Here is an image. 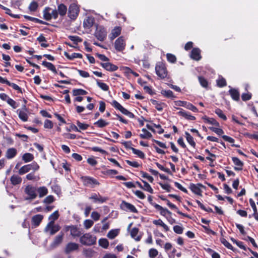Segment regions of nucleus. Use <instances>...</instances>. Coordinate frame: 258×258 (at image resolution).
Listing matches in <instances>:
<instances>
[{
    "mask_svg": "<svg viewBox=\"0 0 258 258\" xmlns=\"http://www.w3.org/2000/svg\"><path fill=\"white\" fill-rule=\"evenodd\" d=\"M97 238L90 233H85L80 237V242L83 245H92L96 242Z\"/></svg>",
    "mask_w": 258,
    "mask_h": 258,
    "instance_id": "1",
    "label": "nucleus"
},
{
    "mask_svg": "<svg viewBox=\"0 0 258 258\" xmlns=\"http://www.w3.org/2000/svg\"><path fill=\"white\" fill-rule=\"evenodd\" d=\"M94 23V19L91 16L87 17L83 22L84 27L86 29L90 28Z\"/></svg>",
    "mask_w": 258,
    "mask_h": 258,
    "instance_id": "17",
    "label": "nucleus"
},
{
    "mask_svg": "<svg viewBox=\"0 0 258 258\" xmlns=\"http://www.w3.org/2000/svg\"><path fill=\"white\" fill-rule=\"evenodd\" d=\"M139 232V229L137 228H133L131 232V235L136 241H139L141 240V236H137Z\"/></svg>",
    "mask_w": 258,
    "mask_h": 258,
    "instance_id": "27",
    "label": "nucleus"
},
{
    "mask_svg": "<svg viewBox=\"0 0 258 258\" xmlns=\"http://www.w3.org/2000/svg\"><path fill=\"white\" fill-rule=\"evenodd\" d=\"M167 205H168V206L170 208H171V209H174L176 210V212H177V213L178 214H180V215H182V216H185V217H186V216H187L186 214H183V213H182V212H180V211L178 210L177 208L176 207V206L175 205H174V204H172L171 203H170V202L169 201H168V200H167Z\"/></svg>",
    "mask_w": 258,
    "mask_h": 258,
    "instance_id": "50",
    "label": "nucleus"
},
{
    "mask_svg": "<svg viewBox=\"0 0 258 258\" xmlns=\"http://www.w3.org/2000/svg\"><path fill=\"white\" fill-rule=\"evenodd\" d=\"M83 224L85 228L86 229H88L93 226V225L94 224V222L91 220L87 219L84 221Z\"/></svg>",
    "mask_w": 258,
    "mask_h": 258,
    "instance_id": "48",
    "label": "nucleus"
},
{
    "mask_svg": "<svg viewBox=\"0 0 258 258\" xmlns=\"http://www.w3.org/2000/svg\"><path fill=\"white\" fill-rule=\"evenodd\" d=\"M215 113L221 118L224 120L227 119L226 115L223 113V111L219 108H217L215 110Z\"/></svg>",
    "mask_w": 258,
    "mask_h": 258,
    "instance_id": "49",
    "label": "nucleus"
},
{
    "mask_svg": "<svg viewBox=\"0 0 258 258\" xmlns=\"http://www.w3.org/2000/svg\"><path fill=\"white\" fill-rule=\"evenodd\" d=\"M125 46V43L123 37L121 36L117 38L114 43V47L116 50L120 51L123 50Z\"/></svg>",
    "mask_w": 258,
    "mask_h": 258,
    "instance_id": "7",
    "label": "nucleus"
},
{
    "mask_svg": "<svg viewBox=\"0 0 258 258\" xmlns=\"http://www.w3.org/2000/svg\"><path fill=\"white\" fill-rule=\"evenodd\" d=\"M36 191L39 195V198H42L48 194V189L45 186H41L36 188Z\"/></svg>",
    "mask_w": 258,
    "mask_h": 258,
    "instance_id": "24",
    "label": "nucleus"
},
{
    "mask_svg": "<svg viewBox=\"0 0 258 258\" xmlns=\"http://www.w3.org/2000/svg\"><path fill=\"white\" fill-rule=\"evenodd\" d=\"M17 151L15 148H9L6 152V157L9 159H12L17 155Z\"/></svg>",
    "mask_w": 258,
    "mask_h": 258,
    "instance_id": "22",
    "label": "nucleus"
},
{
    "mask_svg": "<svg viewBox=\"0 0 258 258\" xmlns=\"http://www.w3.org/2000/svg\"><path fill=\"white\" fill-rule=\"evenodd\" d=\"M217 84L219 87H224L226 85V80L223 78H219L217 80Z\"/></svg>",
    "mask_w": 258,
    "mask_h": 258,
    "instance_id": "63",
    "label": "nucleus"
},
{
    "mask_svg": "<svg viewBox=\"0 0 258 258\" xmlns=\"http://www.w3.org/2000/svg\"><path fill=\"white\" fill-rule=\"evenodd\" d=\"M185 108L195 112H197L198 111V108L191 103L189 102L186 103Z\"/></svg>",
    "mask_w": 258,
    "mask_h": 258,
    "instance_id": "58",
    "label": "nucleus"
},
{
    "mask_svg": "<svg viewBox=\"0 0 258 258\" xmlns=\"http://www.w3.org/2000/svg\"><path fill=\"white\" fill-rule=\"evenodd\" d=\"M97 84L98 86L103 91H107L109 89L108 86L106 84L100 82L99 80H97Z\"/></svg>",
    "mask_w": 258,
    "mask_h": 258,
    "instance_id": "52",
    "label": "nucleus"
},
{
    "mask_svg": "<svg viewBox=\"0 0 258 258\" xmlns=\"http://www.w3.org/2000/svg\"><path fill=\"white\" fill-rule=\"evenodd\" d=\"M232 160L235 165L234 167V169L236 170H241L242 169V167L243 165V162L240 160L237 157H232Z\"/></svg>",
    "mask_w": 258,
    "mask_h": 258,
    "instance_id": "20",
    "label": "nucleus"
},
{
    "mask_svg": "<svg viewBox=\"0 0 258 258\" xmlns=\"http://www.w3.org/2000/svg\"><path fill=\"white\" fill-rule=\"evenodd\" d=\"M161 94L165 97L169 98H173L175 96L173 95V93L171 90H163L161 91Z\"/></svg>",
    "mask_w": 258,
    "mask_h": 258,
    "instance_id": "37",
    "label": "nucleus"
},
{
    "mask_svg": "<svg viewBox=\"0 0 258 258\" xmlns=\"http://www.w3.org/2000/svg\"><path fill=\"white\" fill-rule=\"evenodd\" d=\"M89 199L93 200L95 203H103L106 202L107 198L103 197L99 194H93L90 197Z\"/></svg>",
    "mask_w": 258,
    "mask_h": 258,
    "instance_id": "12",
    "label": "nucleus"
},
{
    "mask_svg": "<svg viewBox=\"0 0 258 258\" xmlns=\"http://www.w3.org/2000/svg\"><path fill=\"white\" fill-rule=\"evenodd\" d=\"M11 183L16 185L20 184L22 182V178L18 175H13L10 178Z\"/></svg>",
    "mask_w": 258,
    "mask_h": 258,
    "instance_id": "26",
    "label": "nucleus"
},
{
    "mask_svg": "<svg viewBox=\"0 0 258 258\" xmlns=\"http://www.w3.org/2000/svg\"><path fill=\"white\" fill-rule=\"evenodd\" d=\"M76 123L80 131L81 130H86L89 127L88 124L84 123H82V122H80L79 121H77Z\"/></svg>",
    "mask_w": 258,
    "mask_h": 258,
    "instance_id": "55",
    "label": "nucleus"
},
{
    "mask_svg": "<svg viewBox=\"0 0 258 258\" xmlns=\"http://www.w3.org/2000/svg\"><path fill=\"white\" fill-rule=\"evenodd\" d=\"M69 38L76 44L82 41V39L77 36H69Z\"/></svg>",
    "mask_w": 258,
    "mask_h": 258,
    "instance_id": "54",
    "label": "nucleus"
},
{
    "mask_svg": "<svg viewBox=\"0 0 258 258\" xmlns=\"http://www.w3.org/2000/svg\"><path fill=\"white\" fill-rule=\"evenodd\" d=\"M201 187H204V186L201 183L195 184L191 183L189 184V188L190 190L195 194L199 196H202V191L201 189Z\"/></svg>",
    "mask_w": 258,
    "mask_h": 258,
    "instance_id": "10",
    "label": "nucleus"
},
{
    "mask_svg": "<svg viewBox=\"0 0 258 258\" xmlns=\"http://www.w3.org/2000/svg\"><path fill=\"white\" fill-rule=\"evenodd\" d=\"M151 101L155 107L159 111H162L163 108L165 106V104L164 103L159 102L157 100H152Z\"/></svg>",
    "mask_w": 258,
    "mask_h": 258,
    "instance_id": "29",
    "label": "nucleus"
},
{
    "mask_svg": "<svg viewBox=\"0 0 258 258\" xmlns=\"http://www.w3.org/2000/svg\"><path fill=\"white\" fill-rule=\"evenodd\" d=\"M98 243L100 246L104 248H107L109 245V242L106 238L100 239L98 241Z\"/></svg>",
    "mask_w": 258,
    "mask_h": 258,
    "instance_id": "41",
    "label": "nucleus"
},
{
    "mask_svg": "<svg viewBox=\"0 0 258 258\" xmlns=\"http://www.w3.org/2000/svg\"><path fill=\"white\" fill-rule=\"evenodd\" d=\"M33 159V155L29 153H25L22 156L23 160H24L26 163L32 161Z\"/></svg>",
    "mask_w": 258,
    "mask_h": 258,
    "instance_id": "34",
    "label": "nucleus"
},
{
    "mask_svg": "<svg viewBox=\"0 0 258 258\" xmlns=\"http://www.w3.org/2000/svg\"><path fill=\"white\" fill-rule=\"evenodd\" d=\"M153 223L154 224L156 225H158L162 227L166 232L169 231V230L168 226L166 224H165L161 219L154 220L153 221Z\"/></svg>",
    "mask_w": 258,
    "mask_h": 258,
    "instance_id": "28",
    "label": "nucleus"
},
{
    "mask_svg": "<svg viewBox=\"0 0 258 258\" xmlns=\"http://www.w3.org/2000/svg\"><path fill=\"white\" fill-rule=\"evenodd\" d=\"M152 205L158 210L160 211V213L161 215L165 217L168 216L169 215H171V213L167 209L163 208L160 205L154 203Z\"/></svg>",
    "mask_w": 258,
    "mask_h": 258,
    "instance_id": "14",
    "label": "nucleus"
},
{
    "mask_svg": "<svg viewBox=\"0 0 258 258\" xmlns=\"http://www.w3.org/2000/svg\"><path fill=\"white\" fill-rule=\"evenodd\" d=\"M7 102L14 109H16L19 106V104L15 100L11 98L8 100Z\"/></svg>",
    "mask_w": 258,
    "mask_h": 258,
    "instance_id": "56",
    "label": "nucleus"
},
{
    "mask_svg": "<svg viewBox=\"0 0 258 258\" xmlns=\"http://www.w3.org/2000/svg\"><path fill=\"white\" fill-rule=\"evenodd\" d=\"M108 124H109L108 122H107L102 119H100L99 120H98V121H97L96 122H95L94 123V125H95L97 127H100V128L106 126Z\"/></svg>",
    "mask_w": 258,
    "mask_h": 258,
    "instance_id": "36",
    "label": "nucleus"
},
{
    "mask_svg": "<svg viewBox=\"0 0 258 258\" xmlns=\"http://www.w3.org/2000/svg\"><path fill=\"white\" fill-rule=\"evenodd\" d=\"M190 57L192 59L196 60H199L201 58V50L198 48L192 49L190 54Z\"/></svg>",
    "mask_w": 258,
    "mask_h": 258,
    "instance_id": "16",
    "label": "nucleus"
},
{
    "mask_svg": "<svg viewBox=\"0 0 258 258\" xmlns=\"http://www.w3.org/2000/svg\"><path fill=\"white\" fill-rule=\"evenodd\" d=\"M158 254V251L156 249L151 248L149 250V255L150 258H155Z\"/></svg>",
    "mask_w": 258,
    "mask_h": 258,
    "instance_id": "53",
    "label": "nucleus"
},
{
    "mask_svg": "<svg viewBox=\"0 0 258 258\" xmlns=\"http://www.w3.org/2000/svg\"><path fill=\"white\" fill-rule=\"evenodd\" d=\"M118 234V230L117 229H113L108 232L107 233V237L112 239L114 238Z\"/></svg>",
    "mask_w": 258,
    "mask_h": 258,
    "instance_id": "43",
    "label": "nucleus"
},
{
    "mask_svg": "<svg viewBox=\"0 0 258 258\" xmlns=\"http://www.w3.org/2000/svg\"><path fill=\"white\" fill-rule=\"evenodd\" d=\"M101 66L106 71L113 72L117 70L118 67L110 62L101 63Z\"/></svg>",
    "mask_w": 258,
    "mask_h": 258,
    "instance_id": "18",
    "label": "nucleus"
},
{
    "mask_svg": "<svg viewBox=\"0 0 258 258\" xmlns=\"http://www.w3.org/2000/svg\"><path fill=\"white\" fill-rule=\"evenodd\" d=\"M95 36L98 40L103 41L106 37L107 31L103 26H98L96 27Z\"/></svg>",
    "mask_w": 258,
    "mask_h": 258,
    "instance_id": "5",
    "label": "nucleus"
},
{
    "mask_svg": "<svg viewBox=\"0 0 258 258\" xmlns=\"http://www.w3.org/2000/svg\"><path fill=\"white\" fill-rule=\"evenodd\" d=\"M229 92L233 100L236 101L239 100V93L237 90L235 89H231L229 91Z\"/></svg>",
    "mask_w": 258,
    "mask_h": 258,
    "instance_id": "30",
    "label": "nucleus"
},
{
    "mask_svg": "<svg viewBox=\"0 0 258 258\" xmlns=\"http://www.w3.org/2000/svg\"><path fill=\"white\" fill-rule=\"evenodd\" d=\"M60 229V227L58 225L54 224L52 222H49L44 229V232L53 235L58 232Z\"/></svg>",
    "mask_w": 258,
    "mask_h": 258,
    "instance_id": "3",
    "label": "nucleus"
},
{
    "mask_svg": "<svg viewBox=\"0 0 258 258\" xmlns=\"http://www.w3.org/2000/svg\"><path fill=\"white\" fill-rule=\"evenodd\" d=\"M141 174L142 177L147 178L150 182H153L154 179L152 176L144 172H141Z\"/></svg>",
    "mask_w": 258,
    "mask_h": 258,
    "instance_id": "61",
    "label": "nucleus"
},
{
    "mask_svg": "<svg viewBox=\"0 0 258 258\" xmlns=\"http://www.w3.org/2000/svg\"><path fill=\"white\" fill-rule=\"evenodd\" d=\"M64 55L69 59L72 60L75 58H82V55L81 53H73L71 55L68 53L65 52Z\"/></svg>",
    "mask_w": 258,
    "mask_h": 258,
    "instance_id": "32",
    "label": "nucleus"
},
{
    "mask_svg": "<svg viewBox=\"0 0 258 258\" xmlns=\"http://www.w3.org/2000/svg\"><path fill=\"white\" fill-rule=\"evenodd\" d=\"M37 41H38L40 43H41V46L43 47H47L48 46V44L44 43V42L46 41V38L43 35H40L37 38Z\"/></svg>",
    "mask_w": 258,
    "mask_h": 258,
    "instance_id": "38",
    "label": "nucleus"
},
{
    "mask_svg": "<svg viewBox=\"0 0 258 258\" xmlns=\"http://www.w3.org/2000/svg\"><path fill=\"white\" fill-rule=\"evenodd\" d=\"M67 8L63 4H60L58 6V13L60 16H64L67 13Z\"/></svg>",
    "mask_w": 258,
    "mask_h": 258,
    "instance_id": "33",
    "label": "nucleus"
},
{
    "mask_svg": "<svg viewBox=\"0 0 258 258\" xmlns=\"http://www.w3.org/2000/svg\"><path fill=\"white\" fill-rule=\"evenodd\" d=\"M59 217V213L58 211H55L52 214H51L49 217V222H52L54 223V221L57 220Z\"/></svg>",
    "mask_w": 258,
    "mask_h": 258,
    "instance_id": "45",
    "label": "nucleus"
},
{
    "mask_svg": "<svg viewBox=\"0 0 258 258\" xmlns=\"http://www.w3.org/2000/svg\"><path fill=\"white\" fill-rule=\"evenodd\" d=\"M42 64L47 68L48 69L50 70L53 73H56V70L55 69V66L51 63L47 62L46 61H43L42 63Z\"/></svg>",
    "mask_w": 258,
    "mask_h": 258,
    "instance_id": "31",
    "label": "nucleus"
},
{
    "mask_svg": "<svg viewBox=\"0 0 258 258\" xmlns=\"http://www.w3.org/2000/svg\"><path fill=\"white\" fill-rule=\"evenodd\" d=\"M43 216L40 214H37L32 217V223L35 227L38 226L42 221Z\"/></svg>",
    "mask_w": 258,
    "mask_h": 258,
    "instance_id": "21",
    "label": "nucleus"
},
{
    "mask_svg": "<svg viewBox=\"0 0 258 258\" xmlns=\"http://www.w3.org/2000/svg\"><path fill=\"white\" fill-rule=\"evenodd\" d=\"M79 248V244L74 242H69L66 246L64 251L69 253L73 251L76 250Z\"/></svg>",
    "mask_w": 258,
    "mask_h": 258,
    "instance_id": "15",
    "label": "nucleus"
},
{
    "mask_svg": "<svg viewBox=\"0 0 258 258\" xmlns=\"http://www.w3.org/2000/svg\"><path fill=\"white\" fill-rule=\"evenodd\" d=\"M142 132H143V134H141L140 135V137L142 139H149L151 138L152 134L148 132L147 130L145 128H143L142 130Z\"/></svg>",
    "mask_w": 258,
    "mask_h": 258,
    "instance_id": "40",
    "label": "nucleus"
},
{
    "mask_svg": "<svg viewBox=\"0 0 258 258\" xmlns=\"http://www.w3.org/2000/svg\"><path fill=\"white\" fill-rule=\"evenodd\" d=\"M221 241L222 243L227 248L231 249V250H233V247L232 246V245L228 241H227L225 239L222 238L221 240Z\"/></svg>",
    "mask_w": 258,
    "mask_h": 258,
    "instance_id": "59",
    "label": "nucleus"
},
{
    "mask_svg": "<svg viewBox=\"0 0 258 258\" xmlns=\"http://www.w3.org/2000/svg\"><path fill=\"white\" fill-rule=\"evenodd\" d=\"M131 149L134 154L137 155L140 158L144 159L145 158V154L142 151L134 148H131Z\"/></svg>",
    "mask_w": 258,
    "mask_h": 258,
    "instance_id": "46",
    "label": "nucleus"
},
{
    "mask_svg": "<svg viewBox=\"0 0 258 258\" xmlns=\"http://www.w3.org/2000/svg\"><path fill=\"white\" fill-rule=\"evenodd\" d=\"M142 181L144 183L143 189L146 191L149 192L151 194L153 193V189L150 186V185L146 181L142 180Z\"/></svg>",
    "mask_w": 258,
    "mask_h": 258,
    "instance_id": "47",
    "label": "nucleus"
},
{
    "mask_svg": "<svg viewBox=\"0 0 258 258\" xmlns=\"http://www.w3.org/2000/svg\"><path fill=\"white\" fill-rule=\"evenodd\" d=\"M67 231L70 230L71 235L74 237H79L81 235L80 229L75 226H68L66 227Z\"/></svg>",
    "mask_w": 258,
    "mask_h": 258,
    "instance_id": "9",
    "label": "nucleus"
},
{
    "mask_svg": "<svg viewBox=\"0 0 258 258\" xmlns=\"http://www.w3.org/2000/svg\"><path fill=\"white\" fill-rule=\"evenodd\" d=\"M64 233L61 232L58 235H57L52 243L51 244V247L52 248H55L58 246L62 241Z\"/></svg>",
    "mask_w": 258,
    "mask_h": 258,
    "instance_id": "13",
    "label": "nucleus"
},
{
    "mask_svg": "<svg viewBox=\"0 0 258 258\" xmlns=\"http://www.w3.org/2000/svg\"><path fill=\"white\" fill-rule=\"evenodd\" d=\"M209 129L219 136L224 134L223 131L219 127H209Z\"/></svg>",
    "mask_w": 258,
    "mask_h": 258,
    "instance_id": "51",
    "label": "nucleus"
},
{
    "mask_svg": "<svg viewBox=\"0 0 258 258\" xmlns=\"http://www.w3.org/2000/svg\"><path fill=\"white\" fill-rule=\"evenodd\" d=\"M17 113L19 118L23 121H26L28 120V115L26 110H17Z\"/></svg>",
    "mask_w": 258,
    "mask_h": 258,
    "instance_id": "25",
    "label": "nucleus"
},
{
    "mask_svg": "<svg viewBox=\"0 0 258 258\" xmlns=\"http://www.w3.org/2000/svg\"><path fill=\"white\" fill-rule=\"evenodd\" d=\"M51 9L50 8H46L43 11V17L46 20H51L50 11Z\"/></svg>",
    "mask_w": 258,
    "mask_h": 258,
    "instance_id": "39",
    "label": "nucleus"
},
{
    "mask_svg": "<svg viewBox=\"0 0 258 258\" xmlns=\"http://www.w3.org/2000/svg\"><path fill=\"white\" fill-rule=\"evenodd\" d=\"M156 73L161 79L165 78L167 75V72L165 65L162 63H158L155 67Z\"/></svg>",
    "mask_w": 258,
    "mask_h": 258,
    "instance_id": "4",
    "label": "nucleus"
},
{
    "mask_svg": "<svg viewBox=\"0 0 258 258\" xmlns=\"http://www.w3.org/2000/svg\"><path fill=\"white\" fill-rule=\"evenodd\" d=\"M82 180L86 186L93 187L95 185L99 184V182L95 179L90 177H83Z\"/></svg>",
    "mask_w": 258,
    "mask_h": 258,
    "instance_id": "8",
    "label": "nucleus"
},
{
    "mask_svg": "<svg viewBox=\"0 0 258 258\" xmlns=\"http://www.w3.org/2000/svg\"><path fill=\"white\" fill-rule=\"evenodd\" d=\"M187 142L192 147H195L196 143L194 141L192 137L187 132L185 133Z\"/></svg>",
    "mask_w": 258,
    "mask_h": 258,
    "instance_id": "44",
    "label": "nucleus"
},
{
    "mask_svg": "<svg viewBox=\"0 0 258 258\" xmlns=\"http://www.w3.org/2000/svg\"><path fill=\"white\" fill-rule=\"evenodd\" d=\"M199 81L201 86L204 88H207L208 85V82L204 77H199Z\"/></svg>",
    "mask_w": 258,
    "mask_h": 258,
    "instance_id": "57",
    "label": "nucleus"
},
{
    "mask_svg": "<svg viewBox=\"0 0 258 258\" xmlns=\"http://www.w3.org/2000/svg\"><path fill=\"white\" fill-rule=\"evenodd\" d=\"M112 105L117 109H118L120 112L121 111L122 109L123 108V107L117 101L114 100L112 102Z\"/></svg>",
    "mask_w": 258,
    "mask_h": 258,
    "instance_id": "64",
    "label": "nucleus"
},
{
    "mask_svg": "<svg viewBox=\"0 0 258 258\" xmlns=\"http://www.w3.org/2000/svg\"><path fill=\"white\" fill-rule=\"evenodd\" d=\"M24 192L27 195L25 198L26 200H32L35 199L37 196L36 188L31 185H28L26 186Z\"/></svg>",
    "mask_w": 258,
    "mask_h": 258,
    "instance_id": "2",
    "label": "nucleus"
},
{
    "mask_svg": "<svg viewBox=\"0 0 258 258\" xmlns=\"http://www.w3.org/2000/svg\"><path fill=\"white\" fill-rule=\"evenodd\" d=\"M30 171V166L29 164L24 165L22 166L19 170V174L20 175H23L25 173H26Z\"/></svg>",
    "mask_w": 258,
    "mask_h": 258,
    "instance_id": "42",
    "label": "nucleus"
},
{
    "mask_svg": "<svg viewBox=\"0 0 258 258\" xmlns=\"http://www.w3.org/2000/svg\"><path fill=\"white\" fill-rule=\"evenodd\" d=\"M167 59L168 61L171 63H174L176 61V58L175 55L171 53H167L166 55Z\"/></svg>",
    "mask_w": 258,
    "mask_h": 258,
    "instance_id": "60",
    "label": "nucleus"
},
{
    "mask_svg": "<svg viewBox=\"0 0 258 258\" xmlns=\"http://www.w3.org/2000/svg\"><path fill=\"white\" fill-rule=\"evenodd\" d=\"M121 112V113H122L124 115L127 116L130 118H133L135 117V116H134V114L133 113H132L130 111H128L127 109H126L124 107L122 109Z\"/></svg>",
    "mask_w": 258,
    "mask_h": 258,
    "instance_id": "62",
    "label": "nucleus"
},
{
    "mask_svg": "<svg viewBox=\"0 0 258 258\" xmlns=\"http://www.w3.org/2000/svg\"><path fill=\"white\" fill-rule=\"evenodd\" d=\"M121 28L120 27H115L111 31V33L110 34L109 38L111 40H113L116 37L119 36L121 33Z\"/></svg>",
    "mask_w": 258,
    "mask_h": 258,
    "instance_id": "19",
    "label": "nucleus"
},
{
    "mask_svg": "<svg viewBox=\"0 0 258 258\" xmlns=\"http://www.w3.org/2000/svg\"><path fill=\"white\" fill-rule=\"evenodd\" d=\"M203 119L204 120L205 122L207 123L213 124L217 127H219V123L213 118H209L205 116L203 117Z\"/></svg>",
    "mask_w": 258,
    "mask_h": 258,
    "instance_id": "23",
    "label": "nucleus"
},
{
    "mask_svg": "<svg viewBox=\"0 0 258 258\" xmlns=\"http://www.w3.org/2000/svg\"><path fill=\"white\" fill-rule=\"evenodd\" d=\"M121 208L126 211H129L130 212H133V213H137L138 210L136 208V207L132 204L125 202L124 201H123L121 204Z\"/></svg>",
    "mask_w": 258,
    "mask_h": 258,
    "instance_id": "11",
    "label": "nucleus"
},
{
    "mask_svg": "<svg viewBox=\"0 0 258 258\" xmlns=\"http://www.w3.org/2000/svg\"><path fill=\"white\" fill-rule=\"evenodd\" d=\"M87 94V92L82 89H76L73 90L74 96H77L80 95H85Z\"/></svg>",
    "mask_w": 258,
    "mask_h": 258,
    "instance_id": "35",
    "label": "nucleus"
},
{
    "mask_svg": "<svg viewBox=\"0 0 258 258\" xmlns=\"http://www.w3.org/2000/svg\"><path fill=\"white\" fill-rule=\"evenodd\" d=\"M79 12L78 6L75 4H72L69 7L68 16L71 19H75L78 15Z\"/></svg>",
    "mask_w": 258,
    "mask_h": 258,
    "instance_id": "6",
    "label": "nucleus"
}]
</instances>
